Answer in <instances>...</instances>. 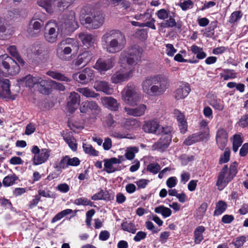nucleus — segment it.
Listing matches in <instances>:
<instances>
[{"label": "nucleus", "mask_w": 248, "mask_h": 248, "mask_svg": "<svg viewBox=\"0 0 248 248\" xmlns=\"http://www.w3.org/2000/svg\"><path fill=\"white\" fill-rule=\"evenodd\" d=\"M172 130L170 126L162 127V134L159 140L155 142L152 146L153 150H157L160 152L164 151L170 145L172 137L170 133Z\"/></svg>", "instance_id": "0eeeda50"}, {"label": "nucleus", "mask_w": 248, "mask_h": 248, "mask_svg": "<svg viewBox=\"0 0 248 248\" xmlns=\"http://www.w3.org/2000/svg\"><path fill=\"white\" fill-rule=\"evenodd\" d=\"M79 45L78 41L74 39L67 38L62 40L57 46L56 55L61 60L67 61L71 60L66 55L72 53L74 56L78 52Z\"/></svg>", "instance_id": "20e7f679"}, {"label": "nucleus", "mask_w": 248, "mask_h": 248, "mask_svg": "<svg viewBox=\"0 0 248 248\" xmlns=\"http://www.w3.org/2000/svg\"><path fill=\"white\" fill-rule=\"evenodd\" d=\"M119 124L121 126L127 130H131L139 126L138 121L133 118H122Z\"/></svg>", "instance_id": "393cba45"}, {"label": "nucleus", "mask_w": 248, "mask_h": 248, "mask_svg": "<svg viewBox=\"0 0 248 248\" xmlns=\"http://www.w3.org/2000/svg\"><path fill=\"white\" fill-rule=\"evenodd\" d=\"M201 135L199 133L193 134L192 136L187 138L184 141V143L186 145H190L200 140H205L202 139Z\"/></svg>", "instance_id": "4c0bfd02"}, {"label": "nucleus", "mask_w": 248, "mask_h": 248, "mask_svg": "<svg viewBox=\"0 0 248 248\" xmlns=\"http://www.w3.org/2000/svg\"><path fill=\"white\" fill-rule=\"evenodd\" d=\"M82 15H84L85 23L93 29H97L101 27L105 22L104 14L99 11H91L89 8H84L82 10Z\"/></svg>", "instance_id": "39448f33"}, {"label": "nucleus", "mask_w": 248, "mask_h": 248, "mask_svg": "<svg viewBox=\"0 0 248 248\" xmlns=\"http://www.w3.org/2000/svg\"><path fill=\"white\" fill-rule=\"evenodd\" d=\"M93 57V55L91 52L86 51L78 55L75 61V65L85 66L92 60Z\"/></svg>", "instance_id": "4be33fe9"}, {"label": "nucleus", "mask_w": 248, "mask_h": 248, "mask_svg": "<svg viewBox=\"0 0 248 248\" xmlns=\"http://www.w3.org/2000/svg\"><path fill=\"white\" fill-rule=\"evenodd\" d=\"M63 139L72 150L73 151L77 150V144L76 139L70 135L65 134L63 136Z\"/></svg>", "instance_id": "ea45409f"}, {"label": "nucleus", "mask_w": 248, "mask_h": 248, "mask_svg": "<svg viewBox=\"0 0 248 248\" xmlns=\"http://www.w3.org/2000/svg\"><path fill=\"white\" fill-rule=\"evenodd\" d=\"M166 46V53L169 56L172 57L176 52V49L170 44H167Z\"/></svg>", "instance_id": "e2e57ef3"}, {"label": "nucleus", "mask_w": 248, "mask_h": 248, "mask_svg": "<svg viewBox=\"0 0 248 248\" xmlns=\"http://www.w3.org/2000/svg\"><path fill=\"white\" fill-rule=\"evenodd\" d=\"M73 212V210L70 209H67L64 210L59 213H58L56 215L54 216V217L52 218L51 220L52 223H54L58 220L61 219L63 217L66 216L72 213Z\"/></svg>", "instance_id": "de8ad7c7"}, {"label": "nucleus", "mask_w": 248, "mask_h": 248, "mask_svg": "<svg viewBox=\"0 0 248 248\" xmlns=\"http://www.w3.org/2000/svg\"><path fill=\"white\" fill-rule=\"evenodd\" d=\"M109 135L112 137L118 139H123L126 137L125 133L114 130H110Z\"/></svg>", "instance_id": "680f3d73"}, {"label": "nucleus", "mask_w": 248, "mask_h": 248, "mask_svg": "<svg viewBox=\"0 0 248 248\" xmlns=\"http://www.w3.org/2000/svg\"><path fill=\"white\" fill-rule=\"evenodd\" d=\"M74 203L77 205H91L92 202L86 198H79L76 199Z\"/></svg>", "instance_id": "bf43d9fd"}, {"label": "nucleus", "mask_w": 248, "mask_h": 248, "mask_svg": "<svg viewBox=\"0 0 248 248\" xmlns=\"http://www.w3.org/2000/svg\"><path fill=\"white\" fill-rule=\"evenodd\" d=\"M232 177L229 172L227 166H225L221 170L218 176L217 186L219 190H222L232 179Z\"/></svg>", "instance_id": "ddd939ff"}, {"label": "nucleus", "mask_w": 248, "mask_h": 248, "mask_svg": "<svg viewBox=\"0 0 248 248\" xmlns=\"http://www.w3.org/2000/svg\"><path fill=\"white\" fill-rule=\"evenodd\" d=\"M208 122L205 120H202L201 121L200 124L201 127V131L199 133L200 135H202V139H204L207 140L209 138V130L207 126Z\"/></svg>", "instance_id": "72a5a7b5"}, {"label": "nucleus", "mask_w": 248, "mask_h": 248, "mask_svg": "<svg viewBox=\"0 0 248 248\" xmlns=\"http://www.w3.org/2000/svg\"><path fill=\"white\" fill-rule=\"evenodd\" d=\"M101 103L106 108L113 111L118 109L120 105L117 101L112 97H103L101 98Z\"/></svg>", "instance_id": "5701e85b"}, {"label": "nucleus", "mask_w": 248, "mask_h": 248, "mask_svg": "<svg viewBox=\"0 0 248 248\" xmlns=\"http://www.w3.org/2000/svg\"><path fill=\"white\" fill-rule=\"evenodd\" d=\"M51 79H44L41 77H36L35 79L36 84L35 87L37 88L39 91L44 94H48L49 90L46 87V86L49 85V81Z\"/></svg>", "instance_id": "b1692460"}, {"label": "nucleus", "mask_w": 248, "mask_h": 248, "mask_svg": "<svg viewBox=\"0 0 248 248\" xmlns=\"http://www.w3.org/2000/svg\"><path fill=\"white\" fill-rule=\"evenodd\" d=\"M78 37L83 44L87 47L92 46L95 41V38L91 34L81 32L78 34Z\"/></svg>", "instance_id": "cd10ccee"}, {"label": "nucleus", "mask_w": 248, "mask_h": 248, "mask_svg": "<svg viewBox=\"0 0 248 248\" xmlns=\"http://www.w3.org/2000/svg\"><path fill=\"white\" fill-rule=\"evenodd\" d=\"M5 20L0 18V39L2 40L9 38L12 35V31L6 30Z\"/></svg>", "instance_id": "c85d7f7f"}, {"label": "nucleus", "mask_w": 248, "mask_h": 248, "mask_svg": "<svg viewBox=\"0 0 248 248\" xmlns=\"http://www.w3.org/2000/svg\"><path fill=\"white\" fill-rule=\"evenodd\" d=\"M80 102V95L74 92L71 93L67 104V111L70 113H73L78 108Z\"/></svg>", "instance_id": "a211bd4d"}, {"label": "nucleus", "mask_w": 248, "mask_h": 248, "mask_svg": "<svg viewBox=\"0 0 248 248\" xmlns=\"http://www.w3.org/2000/svg\"><path fill=\"white\" fill-rule=\"evenodd\" d=\"M7 49V51L10 54V55L12 57H13L16 60L18 63H20L21 65L24 64V61L18 54L16 46H9Z\"/></svg>", "instance_id": "f704fd0d"}, {"label": "nucleus", "mask_w": 248, "mask_h": 248, "mask_svg": "<svg viewBox=\"0 0 248 248\" xmlns=\"http://www.w3.org/2000/svg\"><path fill=\"white\" fill-rule=\"evenodd\" d=\"M191 89L189 85L186 82H181L178 84L174 92V96L177 100L186 98L189 93Z\"/></svg>", "instance_id": "f3484780"}, {"label": "nucleus", "mask_w": 248, "mask_h": 248, "mask_svg": "<svg viewBox=\"0 0 248 248\" xmlns=\"http://www.w3.org/2000/svg\"><path fill=\"white\" fill-rule=\"evenodd\" d=\"M77 91L87 98H96L99 96L98 93L88 88H78Z\"/></svg>", "instance_id": "e433bc0d"}, {"label": "nucleus", "mask_w": 248, "mask_h": 248, "mask_svg": "<svg viewBox=\"0 0 248 248\" xmlns=\"http://www.w3.org/2000/svg\"><path fill=\"white\" fill-rule=\"evenodd\" d=\"M94 77L93 71L90 68H85L82 72L73 75V78L78 83L85 84L91 81Z\"/></svg>", "instance_id": "4468645a"}, {"label": "nucleus", "mask_w": 248, "mask_h": 248, "mask_svg": "<svg viewBox=\"0 0 248 248\" xmlns=\"http://www.w3.org/2000/svg\"><path fill=\"white\" fill-rule=\"evenodd\" d=\"M17 177L15 174L9 175L6 176L3 180V185L5 186L13 185L17 180Z\"/></svg>", "instance_id": "09e8293b"}, {"label": "nucleus", "mask_w": 248, "mask_h": 248, "mask_svg": "<svg viewBox=\"0 0 248 248\" xmlns=\"http://www.w3.org/2000/svg\"><path fill=\"white\" fill-rule=\"evenodd\" d=\"M170 11L165 9H161L157 11L156 15L161 20H165L168 18L169 19L165 22L161 23L160 27L163 28H172L176 26V22L174 18V16H170Z\"/></svg>", "instance_id": "9b49d317"}, {"label": "nucleus", "mask_w": 248, "mask_h": 248, "mask_svg": "<svg viewBox=\"0 0 248 248\" xmlns=\"http://www.w3.org/2000/svg\"><path fill=\"white\" fill-rule=\"evenodd\" d=\"M121 97L125 103L133 106L140 100L141 94L137 87L133 84H130L123 90Z\"/></svg>", "instance_id": "423d86ee"}, {"label": "nucleus", "mask_w": 248, "mask_h": 248, "mask_svg": "<svg viewBox=\"0 0 248 248\" xmlns=\"http://www.w3.org/2000/svg\"><path fill=\"white\" fill-rule=\"evenodd\" d=\"M42 24L39 21L32 19L30 24V28L28 32L31 35H34L40 31Z\"/></svg>", "instance_id": "c756f323"}, {"label": "nucleus", "mask_w": 248, "mask_h": 248, "mask_svg": "<svg viewBox=\"0 0 248 248\" xmlns=\"http://www.w3.org/2000/svg\"><path fill=\"white\" fill-rule=\"evenodd\" d=\"M16 66H15L13 63L8 64L9 65H8V67H6L5 69L7 74L13 76L16 75L19 73L20 71V67L16 62Z\"/></svg>", "instance_id": "37998d69"}, {"label": "nucleus", "mask_w": 248, "mask_h": 248, "mask_svg": "<svg viewBox=\"0 0 248 248\" xmlns=\"http://www.w3.org/2000/svg\"><path fill=\"white\" fill-rule=\"evenodd\" d=\"M242 16V14L240 11L233 12L231 15L229 19L230 23H234L239 21Z\"/></svg>", "instance_id": "6e6d98bb"}, {"label": "nucleus", "mask_w": 248, "mask_h": 248, "mask_svg": "<svg viewBox=\"0 0 248 248\" xmlns=\"http://www.w3.org/2000/svg\"><path fill=\"white\" fill-rule=\"evenodd\" d=\"M152 14L149 9L146 10V11L143 14H138L135 15V18L137 20H140L143 21H146L150 20L152 17Z\"/></svg>", "instance_id": "8fccbe9b"}, {"label": "nucleus", "mask_w": 248, "mask_h": 248, "mask_svg": "<svg viewBox=\"0 0 248 248\" xmlns=\"http://www.w3.org/2000/svg\"><path fill=\"white\" fill-rule=\"evenodd\" d=\"M179 5L182 10L186 11L188 9L192 8L194 5V3L191 0H186L181 1Z\"/></svg>", "instance_id": "5fc2aeb1"}, {"label": "nucleus", "mask_w": 248, "mask_h": 248, "mask_svg": "<svg viewBox=\"0 0 248 248\" xmlns=\"http://www.w3.org/2000/svg\"><path fill=\"white\" fill-rule=\"evenodd\" d=\"M0 85L5 93L9 95L10 93V83L9 80L7 79H3L2 78H0Z\"/></svg>", "instance_id": "3c124183"}, {"label": "nucleus", "mask_w": 248, "mask_h": 248, "mask_svg": "<svg viewBox=\"0 0 248 248\" xmlns=\"http://www.w3.org/2000/svg\"><path fill=\"white\" fill-rule=\"evenodd\" d=\"M14 63L15 66L16 61L12 59L7 54H4L0 56V68H3L4 70L6 67H8V64Z\"/></svg>", "instance_id": "2f4dec72"}, {"label": "nucleus", "mask_w": 248, "mask_h": 248, "mask_svg": "<svg viewBox=\"0 0 248 248\" xmlns=\"http://www.w3.org/2000/svg\"><path fill=\"white\" fill-rule=\"evenodd\" d=\"M174 114L177 118L181 132L185 133L187 130V124L185 115L178 110H175Z\"/></svg>", "instance_id": "a878e982"}, {"label": "nucleus", "mask_w": 248, "mask_h": 248, "mask_svg": "<svg viewBox=\"0 0 248 248\" xmlns=\"http://www.w3.org/2000/svg\"><path fill=\"white\" fill-rule=\"evenodd\" d=\"M204 231L205 228L202 226H199L195 229L194 232L195 243L199 244L203 239L202 233Z\"/></svg>", "instance_id": "c9c22d12"}, {"label": "nucleus", "mask_w": 248, "mask_h": 248, "mask_svg": "<svg viewBox=\"0 0 248 248\" xmlns=\"http://www.w3.org/2000/svg\"><path fill=\"white\" fill-rule=\"evenodd\" d=\"M230 150L229 148H226L223 154L221 155L219 159V163L220 164L228 162L230 160Z\"/></svg>", "instance_id": "13d9d810"}, {"label": "nucleus", "mask_w": 248, "mask_h": 248, "mask_svg": "<svg viewBox=\"0 0 248 248\" xmlns=\"http://www.w3.org/2000/svg\"><path fill=\"white\" fill-rule=\"evenodd\" d=\"M155 212L157 214H160L164 217H170L171 214V210L163 205L159 206L155 209Z\"/></svg>", "instance_id": "a19ab883"}, {"label": "nucleus", "mask_w": 248, "mask_h": 248, "mask_svg": "<svg viewBox=\"0 0 248 248\" xmlns=\"http://www.w3.org/2000/svg\"><path fill=\"white\" fill-rule=\"evenodd\" d=\"M115 64V59L113 57H111L107 59H99L93 68L99 72L101 74L112 68Z\"/></svg>", "instance_id": "f8f14e48"}, {"label": "nucleus", "mask_w": 248, "mask_h": 248, "mask_svg": "<svg viewBox=\"0 0 248 248\" xmlns=\"http://www.w3.org/2000/svg\"><path fill=\"white\" fill-rule=\"evenodd\" d=\"M74 1L75 0H56V7L64 9L70 6Z\"/></svg>", "instance_id": "603ef678"}, {"label": "nucleus", "mask_w": 248, "mask_h": 248, "mask_svg": "<svg viewBox=\"0 0 248 248\" xmlns=\"http://www.w3.org/2000/svg\"><path fill=\"white\" fill-rule=\"evenodd\" d=\"M169 86V80L162 75L148 76L143 80L141 83L142 92L151 96L163 94Z\"/></svg>", "instance_id": "f03ea898"}, {"label": "nucleus", "mask_w": 248, "mask_h": 248, "mask_svg": "<svg viewBox=\"0 0 248 248\" xmlns=\"http://www.w3.org/2000/svg\"><path fill=\"white\" fill-rule=\"evenodd\" d=\"M142 53V49L138 46L121 53L119 61L121 68L112 76L111 81L114 84L119 83L132 77L134 71V66L140 60Z\"/></svg>", "instance_id": "f257e3e1"}, {"label": "nucleus", "mask_w": 248, "mask_h": 248, "mask_svg": "<svg viewBox=\"0 0 248 248\" xmlns=\"http://www.w3.org/2000/svg\"><path fill=\"white\" fill-rule=\"evenodd\" d=\"M93 88L98 92H102L106 94L110 95L114 92V89L105 81H96L93 85Z\"/></svg>", "instance_id": "6ab92c4d"}, {"label": "nucleus", "mask_w": 248, "mask_h": 248, "mask_svg": "<svg viewBox=\"0 0 248 248\" xmlns=\"http://www.w3.org/2000/svg\"><path fill=\"white\" fill-rule=\"evenodd\" d=\"M36 77H33L31 75H28L22 80V81L25 85L30 88L35 86Z\"/></svg>", "instance_id": "49530a36"}, {"label": "nucleus", "mask_w": 248, "mask_h": 248, "mask_svg": "<svg viewBox=\"0 0 248 248\" xmlns=\"http://www.w3.org/2000/svg\"><path fill=\"white\" fill-rule=\"evenodd\" d=\"M46 75L52 78L62 81L70 82L71 79L64 75L56 71L49 70L46 72Z\"/></svg>", "instance_id": "7c9ffc66"}, {"label": "nucleus", "mask_w": 248, "mask_h": 248, "mask_svg": "<svg viewBox=\"0 0 248 248\" xmlns=\"http://www.w3.org/2000/svg\"><path fill=\"white\" fill-rule=\"evenodd\" d=\"M124 160L123 156H119L118 158L112 157L104 159V170L108 173L114 172L118 170L117 165Z\"/></svg>", "instance_id": "2eb2a0df"}, {"label": "nucleus", "mask_w": 248, "mask_h": 248, "mask_svg": "<svg viewBox=\"0 0 248 248\" xmlns=\"http://www.w3.org/2000/svg\"><path fill=\"white\" fill-rule=\"evenodd\" d=\"M147 109V107L144 104H140L137 107L131 108L129 107H125L124 111L129 115L134 117H140L144 115Z\"/></svg>", "instance_id": "aec40b11"}, {"label": "nucleus", "mask_w": 248, "mask_h": 248, "mask_svg": "<svg viewBox=\"0 0 248 248\" xmlns=\"http://www.w3.org/2000/svg\"><path fill=\"white\" fill-rule=\"evenodd\" d=\"M122 227L124 231L132 233H135L137 230L135 226L132 223H123L122 224Z\"/></svg>", "instance_id": "864d4df0"}, {"label": "nucleus", "mask_w": 248, "mask_h": 248, "mask_svg": "<svg viewBox=\"0 0 248 248\" xmlns=\"http://www.w3.org/2000/svg\"><path fill=\"white\" fill-rule=\"evenodd\" d=\"M56 189L61 192L65 193L70 189L69 186L66 183L59 184L56 187Z\"/></svg>", "instance_id": "774afa93"}, {"label": "nucleus", "mask_w": 248, "mask_h": 248, "mask_svg": "<svg viewBox=\"0 0 248 248\" xmlns=\"http://www.w3.org/2000/svg\"><path fill=\"white\" fill-rule=\"evenodd\" d=\"M220 76L225 80L234 78L236 77L235 73L231 71H227L224 73H221Z\"/></svg>", "instance_id": "0e129e2a"}, {"label": "nucleus", "mask_w": 248, "mask_h": 248, "mask_svg": "<svg viewBox=\"0 0 248 248\" xmlns=\"http://www.w3.org/2000/svg\"><path fill=\"white\" fill-rule=\"evenodd\" d=\"M60 28L54 20L48 21L45 26V38L51 43L56 41Z\"/></svg>", "instance_id": "1a4fd4ad"}, {"label": "nucleus", "mask_w": 248, "mask_h": 248, "mask_svg": "<svg viewBox=\"0 0 248 248\" xmlns=\"http://www.w3.org/2000/svg\"><path fill=\"white\" fill-rule=\"evenodd\" d=\"M69 167V163L68 160V155H66L63 157L60 161L59 164L57 166L58 169H66Z\"/></svg>", "instance_id": "69168bd1"}, {"label": "nucleus", "mask_w": 248, "mask_h": 248, "mask_svg": "<svg viewBox=\"0 0 248 248\" xmlns=\"http://www.w3.org/2000/svg\"><path fill=\"white\" fill-rule=\"evenodd\" d=\"M177 179L176 177L173 176L169 178L166 181V185L169 188H172L176 186Z\"/></svg>", "instance_id": "338daca9"}, {"label": "nucleus", "mask_w": 248, "mask_h": 248, "mask_svg": "<svg viewBox=\"0 0 248 248\" xmlns=\"http://www.w3.org/2000/svg\"><path fill=\"white\" fill-rule=\"evenodd\" d=\"M124 35L117 30H112L105 33L101 37V45L108 53L114 54L122 50L126 44Z\"/></svg>", "instance_id": "7ed1b4c3"}, {"label": "nucleus", "mask_w": 248, "mask_h": 248, "mask_svg": "<svg viewBox=\"0 0 248 248\" xmlns=\"http://www.w3.org/2000/svg\"><path fill=\"white\" fill-rule=\"evenodd\" d=\"M228 141V134L223 129L218 130L216 135V142L219 149L223 150Z\"/></svg>", "instance_id": "412c9836"}, {"label": "nucleus", "mask_w": 248, "mask_h": 248, "mask_svg": "<svg viewBox=\"0 0 248 248\" xmlns=\"http://www.w3.org/2000/svg\"><path fill=\"white\" fill-rule=\"evenodd\" d=\"M139 151V148L137 147H128L126 149L125 156L127 159L132 160L134 158L135 154Z\"/></svg>", "instance_id": "c03bdc74"}, {"label": "nucleus", "mask_w": 248, "mask_h": 248, "mask_svg": "<svg viewBox=\"0 0 248 248\" xmlns=\"http://www.w3.org/2000/svg\"><path fill=\"white\" fill-rule=\"evenodd\" d=\"M82 147L86 154L92 156H97L98 155V152L95 150L91 144L83 143Z\"/></svg>", "instance_id": "a18cd8bd"}, {"label": "nucleus", "mask_w": 248, "mask_h": 248, "mask_svg": "<svg viewBox=\"0 0 248 248\" xmlns=\"http://www.w3.org/2000/svg\"><path fill=\"white\" fill-rule=\"evenodd\" d=\"M31 152L34 155L32 159L34 165H39L46 162L50 155V151L44 148L40 150L37 146L32 147Z\"/></svg>", "instance_id": "9d476101"}, {"label": "nucleus", "mask_w": 248, "mask_h": 248, "mask_svg": "<svg viewBox=\"0 0 248 248\" xmlns=\"http://www.w3.org/2000/svg\"><path fill=\"white\" fill-rule=\"evenodd\" d=\"M231 141L232 144V151L235 153L243 142V138L241 135L235 134L232 137Z\"/></svg>", "instance_id": "473e14b6"}, {"label": "nucleus", "mask_w": 248, "mask_h": 248, "mask_svg": "<svg viewBox=\"0 0 248 248\" xmlns=\"http://www.w3.org/2000/svg\"><path fill=\"white\" fill-rule=\"evenodd\" d=\"M209 104L216 110L222 111L224 108L223 101L220 99L213 98L210 100Z\"/></svg>", "instance_id": "58836bf2"}, {"label": "nucleus", "mask_w": 248, "mask_h": 248, "mask_svg": "<svg viewBox=\"0 0 248 248\" xmlns=\"http://www.w3.org/2000/svg\"><path fill=\"white\" fill-rule=\"evenodd\" d=\"M78 27V23L75 20V13L71 11L65 16L63 21L60 25V29L63 33H68L73 32Z\"/></svg>", "instance_id": "6e6552de"}, {"label": "nucleus", "mask_w": 248, "mask_h": 248, "mask_svg": "<svg viewBox=\"0 0 248 248\" xmlns=\"http://www.w3.org/2000/svg\"><path fill=\"white\" fill-rule=\"evenodd\" d=\"M160 169V165L155 163H150L147 167V170L154 174H156Z\"/></svg>", "instance_id": "4d7b16f0"}, {"label": "nucleus", "mask_w": 248, "mask_h": 248, "mask_svg": "<svg viewBox=\"0 0 248 248\" xmlns=\"http://www.w3.org/2000/svg\"><path fill=\"white\" fill-rule=\"evenodd\" d=\"M49 85L52 88L54 89H56L60 91H63L65 90L64 86L59 82H57L54 80H50L49 81Z\"/></svg>", "instance_id": "052dcab7"}, {"label": "nucleus", "mask_w": 248, "mask_h": 248, "mask_svg": "<svg viewBox=\"0 0 248 248\" xmlns=\"http://www.w3.org/2000/svg\"><path fill=\"white\" fill-rule=\"evenodd\" d=\"M227 207V205L225 202L219 201L216 204V209L214 211V215H220L226 210Z\"/></svg>", "instance_id": "79ce46f5"}, {"label": "nucleus", "mask_w": 248, "mask_h": 248, "mask_svg": "<svg viewBox=\"0 0 248 248\" xmlns=\"http://www.w3.org/2000/svg\"><path fill=\"white\" fill-rule=\"evenodd\" d=\"M38 4L46 9L47 13H51L56 7L55 0H38Z\"/></svg>", "instance_id": "bb28decb"}, {"label": "nucleus", "mask_w": 248, "mask_h": 248, "mask_svg": "<svg viewBox=\"0 0 248 248\" xmlns=\"http://www.w3.org/2000/svg\"><path fill=\"white\" fill-rule=\"evenodd\" d=\"M159 124V122L156 119L145 122L143 125V130L148 133L160 134L162 132V127Z\"/></svg>", "instance_id": "dca6fc26"}]
</instances>
